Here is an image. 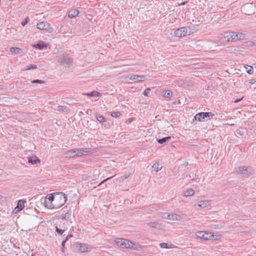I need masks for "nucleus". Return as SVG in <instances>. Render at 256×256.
<instances>
[{
	"instance_id": "obj_1",
	"label": "nucleus",
	"mask_w": 256,
	"mask_h": 256,
	"mask_svg": "<svg viewBox=\"0 0 256 256\" xmlns=\"http://www.w3.org/2000/svg\"><path fill=\"white\" fill-rule=\"evenodd\" d=\"M246 34L244 33L227 32L222 34L219 38L221 40L228 42L243 40L246 38Z\"/></svg>"
},
{
	"instance_id": "obj_2",
	"label": "nucleus",
	"mask_w": 256,
	"mask_h": 256,
	"mask_svg": "<svg viewBox=\"0 0 256 256\" xmlns=\"http://www.w3.org/2000/svg\"><path fill=\"white\" fill-rule=\"evenodd\" d=\"M52 194L53 205L54 208H58L62 206L67 200L66 195L63 192L54 193Z\"/></svg>"
},
{
	"instance_id": "obj_3",
	"label": "nucleus",
	"mask_w": 256,
	"mask_h": 256,
	"mask_svg": "<svg viewBox=\"0 0 256 256\" xmlns=\"http://www.w3.org/2000/svg\"><path fill=\"white\" fill-rule=\"evenodd\" d=\"M196 236L198 238L204 240H216L218 236L214 235V233L206 231H198L196 232Z\"/></svg>"
},
{
	"instance_id": "obj_4",
	"label": "nucleus",
	"mask_w": 256,
	"mask_h": 256,
	"mask_svg": "<svg viewBox=\"0 0 256 256\" xmlns=\"http://www.w3.org/2000/svg\"><path fill=\"white\" fill-rule=\"evenodd\" d=\"M114 242L118 246L122 248H135V244L125 238H116Z\"/></svg>"
},
{
	"instance_id": "obj_5",
	"label": "nucleus",
	"mask_w": 256,
	"mask_h": 256,
	"mask_svg": "<svg viewBox=\"0 0 256 256\" xmlns=\"http://www.w3.org/2000/svg\"><path fill=\"white\" fill-rule=\"evenodd\" d=\"M190 29L188 27H182L174 32V36L176 37H184L190 34Z\"/></svg>"
},
{
	"instance_id": "obj_6",
	"label": "nucleus",
	"mask_w": 256,
	"mask_h": 256,
	"mask_svg": "<svg viewBox=\"0 0 256 256\" xmlns=\"http://www.w3.org/2000/svg\"><path fill=\"white\" fill-rule=\"evenodd\" d=\"M36 28L40 30H46V32L51 33L53 31V28L50 27L49 23L46 22H42L38 23Z\"/></svg>"
},
{
	"instance_id": "obj_7",
	"label": "nucleus",
	"mask_w": 256,
	"mask_h": 256,
	"mask_svg": "<svg viewBox=\"0 0 256 256\" xmlns=\"http://www.w3.org/2000/svg\"><path fill=\"white\" fill-rule=\"evenodd\" d=\"M44 205L46 208L49 209H52L54 208L53 205V199L52 198V194H49L44 198Z\"/></svg>"
},
{
	"instance_id": "obj_8",
	"label": "nucleus",
	"mask_w": 256,
	"mask_h": 256,
	"mask_svg": "<svg viewBox=\"0 0 256 256\" xmlns=\"http://www.w3.org/2000/svg\"><path fill=\"white\" fill-rule=\"evenodd\" d=\"M76 249L82 252H87L91 249V246L87 244L78 243L76 244Z\"/></svg>"
},
{
	"instance_id": "obj_9",
	"label": "nucleus",
	"mask_w": 256,
	"mask_h": 256,
	"mask_svg": "<svg viewBox=\"0 0 256 256\" xmlns=\"http://www.w3.org/2000/svg\"><path fill=\"white\" fill-rule=\"evenodd\" d=\"M126 80H131L134 82L144 81L146 80V76H144L132 75L130 77L126 76Z\"/></svg>"
},
{
	"instance_id": "obj_10",
	"label": "nucleus",
	"mask_w": 256,
	"mask_h": 256,
	"mask_svg": "<svg viewBox=\"0 0 256 256\" xmlns=\"http://www.w3.org/2000/svg\"><path fill=\"white\" fill-rule=\"evenodd\" d=\"M236 172L238 174H249L251 173V170L246 166H242L235 168Z\"/></svg>"
},
{
	"instance_id": "obj_11",
	"label": "nucleus",
	"mask_w": 256,
	"mask_h": 256,
	"mask_svg": "<svg viewBox=\"0 0 256 256\" xmlns=\"http://www.w3.org/2000/svg\"><path fill=\"white\" fill-rule=\"evenodd\" d=\"M92 150V149L90 148H76V156H80L82 155H86L88 153H90Z\"/></svg>"
},
{
	"instance_id": "obj_12",
	"label": "nucleus",
	"mask_w": 256,
	"mask_h": 256,
	"mask_svg": "<svg viewBox=\"0 0 256 256\" xmlns=\"http://www.w3.org/2000/svg\"><path fill=\"white\" fill-rule=\"evenodd\" d=\"M72 59L70 56L64 55H62L59 60L61 64H70L72 63Z\"/></svg>"
},
{
	"instance_id": "obj_13",
	"label": "nucleus",
	"mask_w": 256,
	"mask_h": 256,
	"mask_svg": "<svg viewBox=\"0 0 256 256\" xmlns=\"http://www.w3.org/2000/svg\"><path fill=\"white\" fill-rule=\"evenodd\" d=\"M167 218L169 220L174 221H180L182 220V217L180 215L174 213H169Z\"/></svg>"
},
{
	"instance_id": "obj_14",
	"label": "nucleus",
	"mask_w": 256,
	"mask_h": 256,
	"mask_svg": "<svg viewBox=\"0 0 256 256\" xmlns=\"http://www.w3.org/2000/svg\"><path fill=\"white\" fill-rule=\"evenodd\" d=\"M71 214L72 212L70 210L66 209V210H63L61 214L60 218L62 220L68 222L70 220Z\"/></svg>"
},
{
	"instance_id": "obj_15",
	"label": "nucleus",
	"mask_w": 256,
	"mask_h": 256,
	"mask_svg": "<svg viewBox=\"0 0 256 256\" xmlns=\"http://www.w3.org/2000/svg\"><path fill=\"white\" fill-rule=\"evenodd\" d=\"M210 204H211V200H203L200 201L198 202L197 206L200 208H204L207 206H210Z\"/></svg>"
},
{
	"instance_id": "obj_16",
	"label": "nucleus",
	"mask_w": 256,
	"mask_h": 256,
	"mask_svg": "<svg viewBox=\"0 0 256 256\" xmlns=\"http://www.w3.org/2000/svg\"><path fill=\"white\" fill-rule=\"evenodd\" d=\"M32 47L39 50H42L47 48V45L44 42L40 41L37 44L32 45Z\"/></svg>"
},
{
	"instance_id": "obj_17",
	"label": "nucleus",
	"mask_w": 256,
	"mask_h": 256,
	"mask_svg": "<svg viewBox=\"0 0 256 256\" xmlns=\"http://www.w3.org/2000/svg\"><path fill=\"white\" fill-rule=\"evenodd\" d=\"M66 158H74L76 156L75 149L70 150L66 152L64 154Z\"/></svg>"
},
{
	"instance_id": "obj_18",
	"label": "nucleus",
	"mask_w": 256,
	"mask_h": 256,
	"mask_svg": "<svg viewBox=\"0 0 256 256\" xmlns=\"http://www.w3.org/2000/svg\"><path fill=\"white\" fill-rule=\"evenodd\" d=\"M28 162L32 164H36L40 162V160L36 157L28 158Z\"/></svg>"
},
{
	"instance_id": "obj_19",
	"label": "nucleus",
	"mask_w": 256,
	"mask_h": 256,
	"mask_svg": "<svg viewBox=\"0 0 256 256\" xmlns=\"http://www.w3.org/2000/svg\"><path fill=\"white\" fill-rule=\"evenodd\" d=\"M162 96L165 98L170 100L172 96V92L170 90H166L163 92Z\"/></svg>"
},
{
	"instance_id": "obj_20",
	"label": "nucleus",
	"mask_w": 256,
	"mask_h": 256,
	"mask_svg": "<svg viewBox=\"0 0 256 256\" xmlns=\"http://www.w3.org/2000/svg\"><path fill=\"white\" fill-rule=\"evenodd\" d=\"M83 95L88 96L91 97H98L100 96V94L98 92L94 91L90 93H83Z\"/></svg>"
},
{
	"instance_id": "obj_21",
	"label": "nucleus",
	"mask_w": 256,
	"mask_h": 256,
	"mask_svg": "<svg viewBox=\"0 0 256 256\" xmlns=\"http://www.w3.org/2000/svg\"><path fill=\"white\" fill-rule=\"evenodd\" d=\"M204 118H205V116H204V112H199V113L196 114V115L194 116L195 120H198V121H202Z\"/></svg>"
},
{
	"instance_id": "obj_22",
	"label": "nucleus",
	"mask_w": 256,
	"mask_h": 256,
	"mask_svg": "<svg viewBox=\"0 0 256 256\" xmlns=\"http://www.w3.org/2000/svg\"><path fill=\"white\" fill-rule=\"evenodd\" d=\"M78 14V10L73 9L70 10L68 12V17L70 18L76 16Z\"/></svg>"
},
{
	"instance_id": "obj_23",
	"label": "nucleus",
	"mask_w": 256,
	"mask_h": 256,
	"mask_svg": "<svg viewBox=\"0 0 256 256\" xmlns=\"http://www.w3.org/2000/svg\"><path fill=\"white\" fill-rule=\"evenodd\" d=\"M194 194V190L192 188H189L184 192V196L188 197L193 196Z\"/></svg>"
},
{
	"instance_id": "obj_24",
	"label": "nucleus",
	"mask_w": 256,
	"mask_h": 256,
	"mask_svg": "<svg viewBox=\"0 0 256 256\" xmlns=\"http://www.w3.org/2000/svg\"><path fill=\"white\" fill-rule=\"evenodd\" d=\"M162 168L158 162L154 163L152 166V168L156 172L160 170Z\"/></svg>"
},
{
	"instance_id": "obj_25",
	"label": "nucleus",
	"mask_w": 256,
	"mask_h": 256,
	"mask_svg": "<svg viewBox=\"0 0 256 256\" xmlns=\"http://www.w3.org/2000/svg\"><path fill=\"white\" fill-rule=\"evenodd\" d=\"M24 208V202L22 200H19L18 202L17 207L16 208H18V210H22Z\"/></svg>"
},
{
	"instance_id": "obj_26",
	"label": "nucleus",
	"mask_w": 256,
	"mask_h": 256,
	"mask_svg": "<svg viewBox=\"0 0 256 256\" xmlns=\"http://www.w3.org/2000/svg\"><path fill=\"white\" fill-rule=\"evenodd\" d=\"M10 51L12 52L16 53L17 54H20L22 52L20 48H18L12 47L10 48Z\"/></svg>"
},
{
	"instance_id": "obj_27",
	"label": "nucleus",
	"mask_w": 256,
	"mask_h": 256,
	"mask_svg": "<svg viewBox=\"0 0 256 256\" xmlns=\"http://www.w3.org/2000/svg\"><path fill=\"white\" fill-rule=\"evenodd\" d=\"M171 138V137L170 136H168V137H165V138H160V139H159L158 140V142L159 143V144H162L166 142H168L169 140H170Z\"/></svg>"
},
{
	"instance_id": "obj_28",
	"label": "nucleus",
	"mask_w": 256,
	"mask_h": 256,
	"mask_svg": "<svg viewBox=\"0 0 256 256\" xmlns=\"http://www.w3.org/2000/svg\"><path fill=\"white\" fill-rule=\"evenodd\" d=\"M60 226L62 228H58V226H56V232L58 234L61 235L64 233V231L65 226Z\"/></svg>"
},
{
	"instance_id": "obj_29",
	"label": "nucleus",
	"mask_w": 256,
	"mask_h": 256,
	"mask_svg": "<svg viewBox=\"0 0 256 256\" xmlns=\"http://www.w3.org/2000/svg\"><path fill=\"white\" fill-rule=\"evenodd\" d=\"M96 120L99 122H102V123L106 121L105 118L103 116L100 115V114L96 115Z\"/></svg>"
},
{
	"instance_id": "obj_30",
	"label": "nucleus",
	"mask_w": 256,
	"mask_h": 256,
	"mask_svg": "<svg viewBox=\"0 0 256 256\" xmlns=\"http://www.w3.org/2000/svg\"><path fill=\"white\" fill-rule=\"evenodd\" d=\"M245 133V130L244 128L238 129L236 130V134L239 136H243Z\"/></svg>"
},
{
	"instance_id": "obj_31",
	"label": "nucleus",
	"mask_w": 256,
	"mask_h": 256,
	"mask_svg": "<svg viewBox=\"0 0 256 256\" xmlns=\"http://www.w3.org/2000/svg\"><path fill=\"white\" fill-rule=\"evenodd\" d=\"M246 72L248 74H251L252 73V70H253L252 66H247V67H246Z\"/></svg>"
},
{
	"instance_id": "obj_32",
	"label": "nucleus",
	"mask_w": 256,
	"mask_h": 256,
	"mask_svg": "<svg viewBox=\"0 0 256 256\" xmlns=\"http://www.w3.org/2000/svg\"><path fill=\"white\" fill-rule=\"evenodd\" d=\"M160 246L161 248H171L172 246H168V244H166V243H164V242H163V243H160Z\"/></svg>"
},
{
	"instance_id": "obj_33",
	"label": "nucleus",
	"mask_w": 256,
	"mask_h": 256,
	"mask_svg": "<svg viewBox=\"0 0 256 256\" xmlns=\"http://www.w3.org/2000/svg\"><path fill=\"white\" fill-rule=\"evenodd\" d=\"M29 20H30L29 17L28 16H26L24 20L22 22V26H25L28 22Z\"/></svg>"
},
{
	"instance_id": "obj_34",
	"label": "nucleus",
	"mask_w": 256,
	"mask_h": 256,
	"mask_svg": "<svg viewBox=\"0 0 256 256\" xmlns=\"http://www.w3.org/2000/svg\"><path fill=\"white\" fill-rule=\"evenodd\" d=\"M120 115V112H112L111 114V116H112V117H114V118L118 117V116H119Z\"/></svg>"
},
{
	"instance_id": "obj_35",
	"label": "nucleus",
	"mask_w": 256,
	"mask_h": 256,
	"mask_svg": "<svg viewBox=\"0 0 256 256\" xmlns=\"http://www.w3.org/2000/svg\"><path fill=\"white\" fill-rule=\"evenodd\" d=\"M58 110L59 112H66V107L63 106H58Z\"/></svg>"
},
{
	"instance_id": "obj_36",
	"label": "nucleus",
	"mask_w": 256,
	"mask_h": 256,
	"mask_svg": "<svg viewBox=\"0 0 256 256\" xmlns=\"http://www.w3.org/2000/svg\"><path fill=\"white\" fill-rule=\"evenodd\" d=\"M148 225L150 226L153 227V228H156L158 226V223L156 222H151L148 224Z\"/></svg>"
},
{
	"instance_id": "obj_37",
	"label": "nucleus",
	"mask_w": 256,
	"mask_h": 256,
	"mask_svg": "<svg viewBox=\"0 0 256 256\" xmlns=\"http://www.w3.org/2000/svg\"><path fill=\"white\" fill-rule=\"evenodd\" d=\"M44 82V81L39 80H34L32 81V84H35V83L42 84Z\"/></svg>"
},
{
	"instance_id": "obj_38",
	"label": "nucleus",
	"mask_w": 256,
	"mask_h": 256,
	"mask_svg": "<svg viewBox=\"0 0 256 256\" xmlns=\"http://www.w3.org/2000/svg\"><path fill=\"white\" fill-rule=\"evenodd\" d=\"M150 90V88H146L143 92L144 95L145 96H148V94Z\"/></svg>"
},
{
	"instance_id": "obj_39",
	"label": "nucleus",
	"mask_w": 256,
	"mask_h": 256,
	"mask_svg": "<svg viewBox=\"0 0 256 256\" xmlns=\"http://www.w3.org/2000/svg\"><path fill=\"white\" fill-rule=\"evenodd\" d=\"M130 176V174H126L124 176L120 178V180H124L128 178Z\"/></svg>"
},
{
	"instance_id": "obj_40",
	"label": "nucleus",
	"mask_w": 256,
	"mask_h": 256,
	"mask_svg": "<svg viewBox=\"0 0 256 256\" xmlns=\"http://www.w3.org/2000/svg\"><path fill=\"white\" fill-rule=\"evenodd\" d=\"M214 114L212 112H204L205 118L212 116Z\"/></svg>"
},
{
	"instance_id": "obj_41",
	"label": "nucleus",
	"mask_w": 256,
	"mask_h": 256,
	"mask_svg": "<svg viewBox=\"0 0 256 256\" xmlns=\"http://www.w3.org/2000/svg\"><path fill=\"white\" fill-rule=\"evenodd\" d=\"M116 175V174H114V176L110 177V178H106V180H104L102 182H100L98 185V186H100L102 184H103L104 182H106L107 180H110V178L114 177Z\"/></svg>"
},
{
	"instance_id": "obj_42",
	"label": "nucleus",
	"mask_w": 256,
	"mask_h": 256,
	"mask_svg": "<svg viewBox=\"0 0 256 256\" xmlns=\"http://www.w3.org/2000/svg\"><path fill=\"white\" fill-rule=\"evenodd\" d=\"M168 214L169 213H167V212H164V213L162 214V218L168 219L167 216H168Z\"/></svg>"
},
{
	"instance_id": "obj_43",
	"label": "nucleus",
	"mask_w": 256,
	"mask_h": 256,
	"mask_svg": "<svg viewBox=\"0 0 256 256\" xmlns=\"http://www.w3.org/2000/svg\"><path fill=\"white\" fill-rule=\"evenodd\" d=\"M29 67H30V70L36 69L37 68V66L34 64H30Z\"/></svg>"
},
{
	"instance_id": "obj_44",
	"label": "nucleus",
	"mask_w": 256,
	"mask_h": 256,
	"mask_svg": "<svg viewBox=\"0 0 256 256\" xmlns=\"http://www.w3.org/2000/svg\"><path fill=\"white\" fill-rule=\"evenodd\" d=\"M256 82V80L254 79H252V80H249V82H248V83L250 84H254Z\"/></svg>"
},
{
	"instance_id": "obj_45",
	"label": "nucleus",
	"mask_w": 256,
	"mask_h": 256,
	"mask_svg": "<svg viewBox=\"0 0 256 256\" xmlns=\"http://www.w3.org/2000/svg\"><path fill=\"white\" fill-rule=\"evenodd\" d=\"M68 240V238H65L64 240L62 242V247L64 248V244L65 243L67 242Z\"/></svg>"
},
{
	"instance_id": "obj_46",
	"label": "nucleus",
	"mask_w": 256,
	"mask_h": 256,
	"mask_svg": "<svg viewBox=\"0 0 256 256\" xmlns=\"http://www.w3.org/2000/svg\"><path fill=\"white\" fill-rule=\"evenodd\" d=\"M248 43L250 46H252L254 44V42H253L250 41L248 42Z\"/></svg>"
},
{
	"instance_id": "obj_47",
	"label": "nucleus",
	"mask_w": 256,
	"mask_h": 256,
	"mask_svg": "<svg viewBox=\"0 0 256 256\" xmlns=\"http://www.w3.org/2000/svg\"><path fill=\"white\" fill-rule=\"evenodd\" d=\"M30 66H27L26 68L24 69L23 70H30Z\"/></svg>"
},
{
	"instance_id": "obj_48",
	"label": "nucleus",
	"mask_w": 256,
	"mask_h": 256,
	"mask_svg": "<svg viewBox=\"0 0 256 256\" xmlns=\"http://www.w3.org/2000/svg\"><path fill=\"white\" fill-rule=\"evenodd\" d=\"M72 235H69V236H67L66 237V238H68H68L70 237H72Z\"/></svg>"
},
{
	"instance_id": "obj_49",
	"label": "nucleus",
	"mask_w": 256,
	"mask_h": 256,
	"mask_svg": "<svg viewBox=\"0 0 256 256\" xmlns=\"http://www.w3.org/2000/svg\"><path fill=\"white\" fill-rule=\"evenodd\" d=\"M242 98H241V99H239V100H236L234 101V102H239L240 100H242Z\"/></svg>"
},
{
	"instance_id": "obj_50",
	"label": "nucleus",
	"mask_w": 256,
	"mask_h": 256,
	"mask_svg": "<svg viewBox=\"0 0 256 256\" xmlns=\"http://www.w3.org/2000/svg\"><path fill=\"white\" fill-rule=\"evenodd\" d=\"M62 252H64V248L62 247Z\"/></svg>"
},
{
	"instance_id": "obj_51",
	"label": "nucleus",
	"mask_w": 256,
	"mask_h": 256,
	"mask_svg": "<svg viewBox=\"0 0 256 256\" xmlns=\"http://www.w3.org/2000/svg\"><path fill=\"white\" fill-rule=\"evenodd\" d=\"M32 256H36L34 254H32Z\"/></svg>"
},
{
	"instance_id": "obj_52",
	"label": "nucleus",
	"mask_w": 256,
	"mask_h": 256,
	"mask_svg": "<svg viewBox=\"0 0 256 256\" xmlns=\"http://www.w3.org/2000/svg\"><path fill=\"white\" fill-rule=\"evenodd\" d=\"M182 4V5L184 4V2H183Z\"/></svg>"
}]
</instances>
